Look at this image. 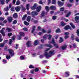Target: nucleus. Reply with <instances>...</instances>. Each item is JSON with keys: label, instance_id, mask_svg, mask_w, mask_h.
I'll return each mask as SVG.
<instances>
[{"label": "nucleus", "instance_id": "nucleus-1", "mask_svg": "<svg viewBox=\"0 0 79 79\" xmlns=\"http://www.w3.org/2000/svg\"><path fill=\"white\" fill-rule=\"evenodd\" d=\"M55 53V51L54 50L50 51L49 53L47 52H45L44 55L46 56V58H48L50 57H51V56L54 55Z\"/></svg>", "mask_w": 79, "mask_h": 79}, {"label": "nucleus", "instance_id": "nucleus-2", "mask_svg": "<svg viewBox=\"0 0 79 79\" xmlns=\"http://www.w3.org/2000/svg\"><path fill=\"white\" fill-rule=\"evenodd\" d=\"M48 37V39L49 40L51 39V37H52V35L50 34L49 35L47 34L45 35H44L43 36V39L44 40H46Z\"/></svg>", "mask_w": 79, "mask_h": 79}, {"label": "nucleus", "instance_id": "nucleus-3", "mask_svg": "<svg viewBox=\"0 0 79 79\" xmlns=\"http://www.w3.org/2000/svg\"><path fill=\"white\" fill-rule=\"evenodd\" d=\"M52 43L53 45L56 48H58V44H56V43L55 42V40H54V39H52V42H49V43H52Z\"/></svg>", "mask_w": 79, "mask_h": 79}, {"label": "nucleus", "instance_id": "nucleus-4", "mask_svg": "<svg viewBox=\"0 0 79 79\" xmlns=\"http://www.w3.org/2000/svg\"><path fill=\"white\" fill-rule=\"evenodd\" d=\"M31 15L32 16H37L39 15V13L35 11H33L31 12Z\"/></svg>", "mask_w": 79, "mask_h": 79}, {"label": "nucleus", "instance_id": "nucleus-5", "mask_svg": "<svg viewBox=\"0 0 79 79\" xmlns=\"http://www.w3.org/2000/svg\"><path fill=\"white\" fill-rule=\"evenodd\" d=\"M37 3H35V4L33 5V6H32L31 7V10H34L35 8H36V7H37Z\"/></svg>", "mask_w": 79, "mask_h": 79}, {"label": "nucleus", "instance_id": "nucleus-6", "mask_svg": "<svg viewBox=\"0 0 79 79\" xmlns=\"http://www.w3.org/2000/svg\"><path fill=\"white\" fill-rule=\"evenodd\" d=\"M10 54L11 55V56H13L14 55V53H13V50L11 49H9L8 50Z\"/></svg>", "mask_w": 79, "mask_h": 79}, {"label": "nucleus", "instance_id": "nucleus-7", "mask_svg": "<svg viewBox=\"0 0 79 79\" xmlns=\"http://www.w3.org/2000/svg\"><path fill=\"white\" fill-rule=\"evenodd\" d=\"M42 8V7L41 6H38L36 9V11L37 13L40 12V10Z\"/></svg>", "mask_w": 79, "mask_h": 79}, {"label": "nucleus", "instance_id": "nucleus-8", "mask_svg": "<svg viewBox=\"0 0 79 79\" xmlns=\"http://www.w3.org/2000/svg\"><path fill=\"white\" fill-rule=\"evenodd\" d=\"M7 20L9 23H11L13 21V18L11 17H8L7 18Z\"/></svg>", "mask_w": 79, "mask_h": 79}, {"label": "nucleus", "instance_id": "nucleus-9", "mask_svg": "<svg viewBox=\"0 0 79 79\" xmlns=\"http://www.w3.org/2000/svg\"><path fill=\"white\" fill-rule=\"evenodd\" d=\"M31 43H32V42H31V41H28L27 43V47H31Z\"/></svg>", "mask_w": 79, "mask_h": 79}, {"label": "nucleus", "instance_id": "nucleus-10", "mask_svg": "<svg viewBox=\"0 0 79 79\" xmlns=\"http://www.w3.org/2000/svg\"><path fill=\"white\" fill-rule=\"evenodd\" d=\"M65 30H68V29H70L71 31L72 30V29L71 28V27L69 25L66 26L64 28Z\"/></svg>", "mask_w": 79, "mask_h": 79}, {"label": "nucleus", "instance_id": "nucleus-11", "mask_svg": "<svg viewBox=\"0 0 79 79\" xmlns=\"http://www.w3.org/2000/svg\"><path fill=\"white\" fill-rule=\"evenodd\" d=\"M5 30V28H2V30L1 31V33L2 35L3 36H5V33L3 32V31Z\"/></svg>", "mask_w": 79, "mask_h": 79}, {"label": "nucleus", "instance_id": "nucleus-12", "mask_svg": "<svg viewBox=\"0 0 79 79\" xmlns=\"http://www.w3.org/2000/svg\"><path fill=\"white\" fill-rule=\"evenodd\" d=\"M67 48V46L66 45H64L61 46L60 47V48L62 49V50H65Z\"/></svg>", "mask_w": 79, "mask_h": 79}, {"label": "nucleus", "instance_id": "nucleus-13", "mask_svg": "<svg viewBox=\"0 0 79 79\" xmlns=\"http://www.w3.org/2000/svg\"><path fill=\"white\" fill-rule=\"evenodd\" d=\"M58 4L59 6H63V5H64V3L61 2L60 1H58Z\"/></svg>", "mask_w": 79, "mask_h": 79}, {"label": "nucleus", "instance_id": "nucleus-14", "mask_svg": "<svg viewBox=\"0 0 79 79\" xmlns=\"http://www.w3.org/2000/svg\"><path fill=\"white\" fill-rule=\"evenodd\" d=\"M75 21L76 23L79 22V17L78 16H77L75 18Z\"/></svg>", "mask_w": 79, "mask_h": 79}, {"label": "nucleus", "instance_id": "nucleus-15", "mask_svg": "<svg viewBox=\"0 0 79 79\" xmlns=\"http://www.w3.org/2000/svg\"><path fill=\"white\" fill-rule=\"evenodd\" d=\"M21 9V8L20 7V6H18L15 8V10L16 11H19V10H20Z\"/></svg>", "mask_w": 79, "mask_h": 79}, {"label": "nucleus", "instance_id": "nucleus-16", "mask_svg": "<svg viewBox=\"0 0 79 79\" xmlns=\"http://www.w3.org/2000/svg\"><path fill=\"white\" fill-rule=\"evenodd\" d=\"M50 9L52 10H56V7L55 6H50Z\"/></svg>", "mask_w": 79, "mask_h": 79}, {"label": "nucleus", "instance_id": "nucleus-17", "mask_svg": "<svg viewBox=\"0 0 79 79\" xmlns=\"http://www.w3.org/2000/svg\"><path fill=\"white\" fill-rule=\"evenodd\" d=\"M20 60H23L25 59V55H22L20 56Z\"/></svg>", "mask_w": 79, "mask_h": 79}, {"label": "nucleus", "instance_id": "nucleus-18", "mask_svg": "<svg viewBox=\"0 0 79 79\" xmlns=\"http://www.w3.org/2000/svg\"><path fill=\"white\" fill-rule=\"evenodd\" d=\"M64 74L66 77H68L69 76V72L68 71L65 72L64 73Z\"/></svg>", "mask_w": 79, "mask_h": 79}, {"label": "nucleus", "instance_id": "nucleus-19", "mask_svg": "<svg viewBox=\"0 0 79 79\" xmlns=\"http://www.w3.org/2000/svg\"><path fill=\"white\" fill-rule=\"evenodd\" d=\"M39 44V40H36L34 42V45H37Z\"/></svg>", "mask_w": 79, "mask_h": 79}, {"label": "nucleus", "instance_id": "nucleus-20", "mask_svg": "<svg viewBox=\"0 0 79 79\" xmlns=\"http://www.w3.org/2000/svg\"><path fill=\"white\" fill-rule=\"evenodd\" d=\"M35 27H36L34 26H33L32 27V30L31 31V33H32V34H34V31H35Z\"/></svg>", "mask_w": 79, "mask_h": 79}, {"label": "nucleus", "instance_id": "nucleus-21", "mask_svg": "<svg viewBox=\"0 0 79 79\" xmlns=\"http://www.w3.org/2000/svg\"><path fill=\"white\" fill-rule=\"evenodd\" d=\"M45 12L44 11H43L41 14L40 17L41 18H42V17H44V16H45Z\"/></svg>", "mask_w": 79, "mask_h": 79}, {"label": "nucleus", "instance_id": "nucleus-22", "mask_svg": "<svg viewBox=\"0 0 79 79\" xmlns=\"http://www.w3.org/2000/svg\"><path fill=\"white\" fill-rule=\"evenodd\" d=\"M26 8L28 10H29V7L30 6V4H27L26 6Z\"/></svg>", "mask_w": 79, "mask_h": 79}, {"label": "nucleus", "instance_id": "nucleus-23", "mask_svg": "<svg viewBox=\"0 0 79 79\" xmlns=\"http://www.w3.org/2000/svg\"><path fill=\"white\" fill-rule=\"evenodd\" d=\"M13 17L14 18H18V14L17 13H15L13 15Z\"/></svg>", "mask_w": 79, "mask_h": 79}, {"label": "nucleus", "instance_id": "nucleus-24", "mask_svg": "<svg viewBox=\"0 0 79 79\" xmlns=\"http://www.w3.org/2000/svg\"><path fill=\"white\" fill-rule=\"evenodd\" d=\"M19 34L21 37H23V36H24V35H25L24 33L23 32H20L19 33Z\"/></svg>", "mask_w": 79, "mask_h": 79}, {"label": "nucleus", "instance_id": "nucleus-25", "mask_svg": "<svg viewBox=\"0 0 79 79\" xmlns=\"http://www.w3.org/2000/svg\"><path fill=\"white\" fill-rule=\"evenodd\" d=\"M31 16H28L27 17V20L28 22H29L30 21V20H31Z\"/></svg>", "mask_w": 79, "mask_h": 79}, {"label": "nucleus", "instance_id": "nucleus-26", "mask_svg": "<svg viewBox=\"0 0 79 79\" xmlns=\"http://www.w3.org/2000/svg\"><path fill=\"white\" fill-rule=\"evenodd\" d=\"M70 24L71 25L73 29H75V28H76V27L73 24V23H70Z\"/></svg>", "mask_w": 79, "mask_h": 79}, {"label": "nucleus", "instance_id": "nucleus-27", "mask_svg": "<svg viewBox=\"0 0 79 79\" xmlns=\"http://www.w3.org/2000/svg\"><path fill=\"white\" fill-rule=\"evenodd\" d=\"M0 3L1 5H4L5 4V0H0Z\"/></svg>", "mask_w": 79, "mask_h": 79}, {"label": "nucleus", "instance_id": "nucleus-28", "mask_svg": "<svg viewBox=\"0 0 79 79\" xmlns=\"http://www.w3.org/2000/svg\"><path fill=\"white\" fill-rule=\"evenodd\" d=\"M23 23L25 25H26V26H29V23L26 21H24Z\"/></svg>", "mask_w": 79, "mask_h": 79}, {"label": "nucleus", "instance_id": "nucleus-29", "mask_svg": "<svg viewBox=\"0 0 79 79\" xmlns=\"http://www.w3.org/2000/svg\"><path fill=\"white\" fill-rule=\"evenodd\" d=\"M20 3L21 2H20L18 0L16 2L15 5H19V4H20Z\"/></svg>", "mask_w": 79, "mask_h": 79}, {"label": "nucleus", "instance_id": "nucleus-30", "mask_svg": "<svg viewBox=\"0 0 79 79\" xmlns=\"http://www.w3.org/2000/svg\"><path fill=\"white\" fill-rule=\"evenodd\" d=\"M27 15H25L23 16V18H22V20H24V19H25L26 18H27Z\"/></svg>", "mask_w": 79, "mask_h": 79}, {"label": "nucleus", "instance_id": "nucleus-31", "mask_svg": "<svg viewBox=\"0 0 79 79\" xmlns=\"http://www.w3.org/2000/svg\"><path fill=\"white\" fill-rule=\"evenodd\" d=\"M6 30L7 31H8V32H10V31H12V30H11V28H9V27H7L6 29Z\"/></svg>", "mask_w": 79, "mask_h": 79}, {"label": "nucleus", "instance_id": "nucleus-32", "mask_svg": "<svg viewBox=\"0 0 79 79\" xmlns=\"http://www.w3.org/2000/svg\"><path fill=\"white\" fill-rule=\"evenodd\" d=\"M9 9L8 8V7H6V8H5L4 9V11H8Z\"/></svg>", "mask_w": 79, "mask_h": 79}, {"label": "nucleus", "instance_id": "nucleus-33", "mask_svg": "<svg viewBox=\"0 0 79 79\" xmlns=\"http://www.w3.org/2000/svg\"><path fill=\"white\" fill-rule=\"evenodd\" d=\"M45 46H47V47H50V48H52V45H50V44H45Z\"/></svg>", "mask_w": 79, "mask_h": 79}, {"label": "nucleus", "instance_id": "nucleus-34", "mask_svg": "<svg viewBox=\"0 0 79 79\" xmlns=\"http://www.w3.org/2000/svg\"><path fill=\"white\" fill-rule=\"evenodd\" d=\"M64 41V40L62 38H60V40L59 41L60 43H61V42H63Z\"/></svg>", "mask_w": 79, "mask_h": 79}, {"label": "nucleus", "instance_id": "nucleus-35", "mask_svg": "<svg viewBox=\"0 0 79 79\" xmlns=\"http://www.w3.org/2000/svg\"><path fill=\"white\" fill-rule=\"evenodd\" d=\"M45 9L47 11H49L50 10H49V7L48 6H46L45 7Z\"/></svg>", "mask_w": 79, "mask_h": 79}, {"label": "nucleus", "instance_id": "nucleus-36", "mask_svg": "<svg viewBox=\"0 0 79 79\" xmlns=\"http://www.w3.org/2000/svg\"><path fill=\"white\" fill-rule=\"evenodd\" d=\"M61 26H64L66 25V23H64L63 22H61Z\"/></svg>", "mask_w": 79, "mask_h": 79}, {"label": "nucleus", "instance_id": "nucleus-37", "mask_svg": "<svg viewBox=\"0 0 79 79\" xmlns=\"http://www.w3.org/2000/svg\"><path fill=\"white\" fill-rule=\"evenodd\" d=\"M61 32L60 29L58 28L56 30V32L57 33H58V32Z\"/></svg>", "mask_w": 79, "mask_h": 79}, {"label": "nucleus", "instance_id": "nucleus-38", "mask_svg": "<svg viewBox=\"0 0 79 79\" xmlns=\"http://www.w3.org/2000/svg\"><path fill=\"white\" fill-rule=\"evenodd\" d=\"M52 4H56V1L55 0H52Z\"/></svg>", "mask_w": 79, "mask_h": 79}, {"label": "nucleus", "instance_id": "nucleus-39", "mask_svg": "<svg viewBox=\"0 0 79 79\" xmlns=\"http://www.w3.org/2000/svg\"><path fill=\"white\" fill-rule=\"evenodd\" d=\"M70 14H71V12H69L68 13L67 15H66V17H68V16H69L70 15Z\"/></svg>", "mask_w": 79, "mask_h": 79}, {"label": "nucleus", "instance_id": "nucleus-40", "mask_svg": "<svg viewBox=\"0 0 79 79\" xmlns=\"http://www.w3.org/2000/svg\"><path fill=\"white\" fill-rule=\"evenodd\" d=\"M5 19L3 17H0V21H3Z\"/></svg>", "mask_w": 79, "mask_h": 79}, {"label": "nucleus", "instance_id": "nucleus-41", "mask_svg": "<svg viewBox=\"0 0 79 79\" xmlns=\"http://www.w3.org/2000/svg\"><path fill=\"white\" fill-rule=\"evenodd\" d=\"M4 45H5L4 44L1 43L0 44V47H4Z\"/></svg>", "mask_w": 79, "mask_h": 79}, {"label": "nucleus", "instance_id": "nucleus-42", "mask_svg": "<svg viewBox=\"0 0 79 79\" xmlns=\"http://www.w3.org/2000/svg\"><path fill=\"white\" fill-rule=\"evenodd\" d=\"M39 71V69L38 68H36L35 69V72H38Z\"/></svg>", "mask_w": 79, "mask_h": 79}, {"label": "nucleus", "instance_id": "nucleus-43", "mask_svg": "<svg viewBox=\"0 0 79 79\" xmlns=\"http://www.w3.org/2000/svg\"><path fill=\"white\" fill-rule=\"evenodd\" d=\"M2 62L3 63H7V61L5 59H3Z\"/></svg>", "mask_w": 79, "mask_h": 79}, {"label": "nucleus", "instance_id": "nucleus-44", "mask_svg": "<svg viewBox=\"0 0 79 79\" xmlns=\"http://www.w3.org/2000/svg\"><path fill=\"white\" fill-rule=\"evenodd\" d=\"M74 34H72L71 38L72 40H74Z\"/></svg>", "mask_w": 79, "mask_h": 79}, {"label": "nucleus", "instance_id": "nucleus-45", "mask_svg": "<svg viewBox=\"0 0 79 79\" xmlns=\"http://www.w3.org/2000/svg\"><path fill=\"white\" fill-rule=\"evenodd\" d=\"M69 33L68 32H65L64 33V35H69Z\"/></svg>", "mask_w": 79, "mask_h": 79}, {"label": "nucleus", "instance_id": "nucleus-46", "mask_svg": "<svg viewBox=\"0 0 79 79\" xmlns=\"http://www.w3.org/2000/svg\"><path fill=\"white\" fill-rule=\"evenodd\" d=\"M17 23V21L16 20H15L13 23V24H16Z\"/></svg>", "mask_w": 79, "mask_h": 79}, {"label": "nucleus", "instance_id": "nucleus-47", "mask_svg": "<svg viewBox=\"0 0 79 79\" xmlns=\"http://www.w3.org/2000/svg\"><path fill=\"white\" fill-rule=\"evenodd\" d=\"M52 19L53 20H55V19H56V16H53L52 17Z\"/></svg>", "mask_w": 79, "mask_h": 79}, {"label": "nucleus", "instance_id": "nucleus-48", "mask_svg": "<svg viewBox=\"0 0 79 79\" xmlns=\"http://www.w3.org/2000/svg\"><path fill=\"white\" fill-rule=\"evenodd\" d=\"M11 43H12V40L10 39L9 40V45H11Z\"/></svg>", "mask_w": 79, "mask_h": 79}, {"label": "nucleus", "instance_id": "nucleus-49", "mask_svg": "<svg viewBox=\"0 0 79 79\" xmlns=\"http://www.w3.org/2000/svg\"><path fill=\"white\" fill-rule=\"evenodd\" d=\"M69 36L68 35H65V36L64 37L65 39H67L69 38Z\"/></svg>", "mask_w": 79, "mask_h": 79}, {"label": "nucleus", "instance_id": "nucleus-50", "mask_svg": "<svg viewBox=\"0 0 79 79\" xmlns=\"http://www.w3.org/2000/svg\"><path fill=\"white\" fill-rule=\"evenodd\" d=\"M10 56H6V59H10Z\"/></svg>", "mask_w": 79, "mask_h": 79}, {"label": "nucleus", "instance_id": "nucleus-51", "mask_svg": "<svg viewBox=\"0 0 79 79\" xmlns=\"http://www.w3.org/2000/svg\"><path fill=\"white\" fill-rule=\"evenodd\" d=\"M43 33H45L46 32V31L44 29H43L42 30Z\"/></svg>", "mask_w": 79, "mask_h": 79}, {"label": "nucleus", "instance_id": "nucleus-52", "mask_svg": "<svg viewBox=\"0 0 79 79\" xmlns=\"http://www.w3.org/2000/svg\"><path fill=\"white\" fill-rule=\"evenodd\" d=\"M15 38H16V36H13L12 38V40H15Z\"/></svg>", "mask_w": 79, "mask_h": 79}, {"label": "nucleus", "instance_id": "nucleus-53", "mask_svg": "<svg viewBox=\"0 0 79 79\" xmlns=\"http://www.w3.org/2000/svg\"><path fill=\"white\" fill-rule=\"evenodd\" d=\"M64 7H61L60 8V11H64Z\"/></svg>", "mask_w": 79, "mask_h": 79}, {"label": "nucleus", "instance_id": "nucleus-54", "mask_svg": "<svg viewBox=\"0 0 79 79\" xmlns=\"http://www.w3.org/2000/svg\"><path fill=\"white\" fill-rule=\"evenodd\" d=\"M27 28H26V27H24L23 28V31H27Z\"/></svg>", "mask_w": 79, "mask_h": 79}, {"label": "nucleus", "instance_id": "nucleus-55", "mask_svg": "<svg viewBox=\"0 0 79 79\" xmlns=\"http://www.w3.org/2000/svg\"><path fill=\"white\" fill-rule=\"evenodd\" d=\"M39 3L40 4H43V3H44V2H42V0H40L39 1Z\"/></svg>", "mask_w": 79, "mask_h": 79}, {"label": "nucleus", "instance_id": "nucleus-56", "mask_svg": "<svg viewBox=\"0 0 79 79\" xmlns=\"http://www.w3.org/2000/svg\"><path fill=\"white\" fill-rule=\"evenodd\" d=\"M77 35L78 36H79V29L77 30Z\"/></svg>", "mask_w": 79, "mask_h": 79}, {"label": "nucleus", "instance_id": "nucleus-57", "mask_svg": "<svg viewBox=\"0 0 79 79\" xmlns=\"http://www.w3.org/2000/svg\"><path fill=\"white\" fill-rule=\"evenodd\" d=\"M40 29H41V27H37V30L38 31H40Z\"/></svg>", "mask_w": 79, "mask_h": 79}, {"label": "nucleus", "instance_id": "nucleus-58", "mask_svg": "<svg viewBox=\"0 0 79 79\" xmlns=\"http://www.w3.org/2000/svg\"><path fill=\"white\" fill-rule=\"evenodd\" d=\"M29 68H34V66L32 65H30L29 67Z\"/></svg>", "mask_w": 79, "mask_h": 79}, {"label": "nucleus", "instance_id": "nucleus-59", "mask_svg": "<svg viewBox=\"0 0 79 79\" xmlns=\"http://www.w3.org/2000/svg\"><path fill=\"white\" fill-rule=\"evenodd\" d=\"M76 40L77 41V42H79V39H78V38L76 37Z\"/></svg>", "mask_w": 79, "mask_h": 79}, {"label": "nucleus", "instance_id": "nucleus-60", "mask_svg": "<svg viewBox=\"0 0 79 79\" xmlns=\"http://www.w3.org/2000/svg\"><path fill=\"white\" fill-rule=\"evenodd\" d=\"M50 48H46L45 49V52H47V51H48L49 50H50Z\"/></svg>", "mask_w": 79, "mask_h": 79}, {"label": "nucleus", "instance_id": "nucleus-61", "mask_svg": "<svg viewBox=\"0 0 79 79\" xmlns=\"http://www.w3.org/2000/svg\"><path fill=\"white\" fill-rule=\"evenodd\" d=\"M7 42H8V40H5L4 41V44H6Z\"/></svg>", "mask_w": 79, "mask_h": 79}, {"label": "nucleus", "instance_id": "nucleus-62", "mask_svg": "<svg viewBox=\"0 0 79 79\" xmlns=\"http://www.w3.org/2000/svg\"><path fill=\"white\" fill-rule=\"evenodd\" d=\"M55 37H56V39H57L58 37V35H55Z\"/></svg>", "mask_w": 79, "mask_h": 79}, {"label": "nucleus", "instance_id": "nucleus-63", "mask_svg": "<svg viewBox=\"0 0 79 79\" xmlns=\"http://www.w3.org/2000/svg\"><path fill=\"white\" fill-rule=\"evenodd\" d=\"M12 35V34H11V33H9L8 34V36H9V37H10V36H11V35Z\"/></svg>", "mask_w": 79, "mask_h": 79}, {"label": "nucleus", "instance_id": "nucleus-64", "mask_svg": "<svg viewBox=\"0 0 79 79\" xmlns=\"http://www.w3.org/2000/svg\"><path fill=\"white\" fill-rule=\"evenodd\" d=\"M42 32H40L39 33H38V35H42Z\"/></svg>", "mask_w": 79, "mask_h": 79}]
</instances>
